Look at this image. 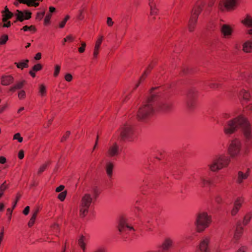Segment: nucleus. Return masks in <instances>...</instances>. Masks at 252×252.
<instances>
[{
	"label": "nucleus",
	"instance_id": "412c9836",
	"mask_svg": "<svg viewBox=\"0 0 252 252\" xmlns=\"http://www.w3.org/2000/svg\"><path fill=\"white\" fill-rule=\"evenodd\" d=\"M14 82V78L10 75H3L0 78V83L3 86H8Z\"/></svg>",
	"mask_w": 252,
	"mask_h": 252
},
{
	"label": "nucleus",
	"instance_id": "4d7b16f0",
	"mask_svg": "<svg viewBox=\"0 0 252 252\" xmlns=\"http://www.w3.org/2000/svg\"><path fill=\"white\" fill-rule=\"evenodd\" d=\"M70 134V132L69 131H67L65 133V134L63 136V137L62 138V141H63L64 140H65L66 138L69 136V135Z\"/></svg>",
	"mask_w": 252,
	"mask_h": 252
},
{
	"label": "nucleus",
	"instance_id": "423d86ee",
	"mask_svg": "<svg viewBox=\"0 0 252 252\" xmlns=\"http://www.w3.org/2000/svg\"><path fill=\"white\" fill-rule=\"evenodd\" d=\"M92 201L93 198L90 193H86L82 196L79 206L81 217H84L88 214Z\"/></svg>",
	"mask_w": 252,
	"mask_h": 252
},
{
	"label": "nucleus",
	"instance_id": "6e6552de",
	"mask_svg": "<svg viewBox=\"0 0 252 252\" xmlns=\"http://www.w3.org/2000/svg\"><path fill=\"white\" fill-rule=\"evenodd\" d=\"M198 92L194 89L190 90L188 95L187 105L190 110L194 109L197 104Z\"/></svg>",
	"mask_w": 252,
	"mask_h": 252
},
{
	"label": "nucleus",
	"instance_id": "f704fd0d",
	"mask_svg": "<svg viewBox=\"0 0 252 252\" xmlns=\"http://www.w3.org/2000/svg\"><path fill=\"white\" fill-rule=\"evenodd\" d=\"M84 237L83 236H81L80 238L78 240V244L79 246L81 247L83 251L84 252L86 249L85 248V243L84 242Z\"/></svg>",
	"mask_w": 252,
	"mask_h": 252
},
{
	"label": "nucleus",
	"instance_id": "a18cd8bd",
	"mask_svg": "<svg viewBox=\"0 0 252 252\" xmlns=\"http://www.w3.org/2000/svg\"><path fill=\"white\" fill-rule=\"evenodd\" d=\"M86 44L84 42H81V46L78 48V51L79 53H83L85 51Z\"/></svg>",
	"mask_w": 252,
	"mask_h": 252
},
{
	"label": "nucleus",
	"instance_id": "b1692460",
	"mask_svg": "<svg viewBox=\"0 0 252 252\" xmlns=\"http://www.w3.org/2000/svg\"><path fill=\"white\" fill-rule=\"evenodd\" d=\"M114 164L112 162L108 161L106 163L105 169L108 176L111 178L113 174Z\"/></svg>",
	"mask_w": 252,
	"mask_h": 252
},
{
	"label": "nucleus",
	"instance_id": "37998d69",
	"mask_svg": "<svg viewBox=\"0 0 252 252\" xmlns=\"http://www.w3.org/2000/svg\"><path fill=\"white\" fill-rule=\"evenodd\" d=\"M158 9H157L156 6H154V7L150 8V15H155L158 14Z\"/></svg>",
	"mask_w": 252,
	"mask_h": 252
},
{
	"label": "nucleus",
	"instance_id": "c85d7f7f",
	"mask_svg": "<svg viewBox=\"0 0 252 252\" xmlns=\"http://www.w3.org/2000/svg\"><path fill=\"white\" fill-rule=\"evenodd\" d=\"M252 218V213L249 212L246 214L244 216L243 220V224L244 225H247L250 221Z\"/></svg>",
	"mask_w": 252,
	"mask_h": 252
},
{
	"label": "nucleus",
	"instance_id": "f3484780",
	"mask_svg": "<svg viewBox=\"0 0 252 252\" xmlns=\"http://www.w3.org/2000/svg\"><path fill=\"white\" fill-rule=\"evenodd\" d=\"M220 32L223 37L229 38L232 35L233 29L230 26L224 24L220 28Z\"/></svg>",
	"mask_w": 252,
	"mask_h": 252
},
{
	"label": "nucleus",
	"instance_id": "7c9ffc66",
	"mask_svg": "<svg viewBox=\"0 0 252 252\" xmlns=\"http://www.w3.org/2000/svg\"><path fill=\"white\" fill-rule=\"evenodd\" d=\"M240 95L246 101L249 100L251 97L249 92L245 90H242Z\"/></svg>",
	"mask_w": 252,
	"mask_h": 252
},
{
	"label": "nucleus",
	"instance_id": "603ef678",
	"mask_svg": "<svg viewBox=\"0 0 252 252\" xmlns=\"http://www.w3.org/2000/svg\"><path fill=\"white\" fill-rule=\"evenodd\" d=\"M46 167H47V165L45 164L41 166L37 172V173L38 174H40L41 173H42L45 170Z\"/></svg>",
	"mask_w": 252,
	"mask_h": 252
},
{
	"label": "nucleus",
	"instance_id": "0eeeda50",
	"mask_svg": "<svg viewBox=\"0 0 252 252\" xmlns=\"http://www.w3.org/2000/svg\"><path fill=\"white\" fill-rule=\"evenodd\" d=\"M242 148V143L241 140L235 138L232 139L228 148V153L232 158H234L240 155Z\"/></svg>",
	"mask_w": 252,
	"mask_h": 252
},
{
	"label": "nucleus",
	"instance_id": "5fc2aeb1",
	"mask_svg": "<svg viewBox=\"0 0 252 252\" xmlns=\"http://www.w3.org/2000/svg\"><path fill=\"white\" fill-rule=\"evenodd\" d=\"M107 24L109 27H112L114 24V22L111 17H108L107 19Z\"/></svg>",
	"mask_w": 252,
	"mask_h": 252
},
{
	"label": "nucleus",
	"instance_id": "69168bd1",
	"mask_svg": "<svg viewBox=\"0 0 252 252\" xmlns=\"http://www.w3.org/2000/svg\"><path fill=\"white\" fill-rule=\"evenodd\" d=\"M246 250V247L242 246L236 252H245Z\"/></svg>",
	"mask_w": 252,
	"mask_h": 252
},
{
	"label": "nucleus",
	"instance_id": "a19ab883",
	"mask_svg": "<svg viewBox=\"0 0 252 252\" xmlns=\"http://www.w3.org/2000/svg\"><path fill=\"white\" fill-rule=\"evenodd\" d=\"M208 86L212 89H218L220 87V85L218 83L213 82L208 84Z\"/></svg>",
	"mask_w": 252,
	"mask_h": 252
},
{
	"label": "nucleus",
	"instance_id": "680f3d73",
	"mask_svg": "<svg viewBox=\"0 0 252 252\" xmlns=\"http://www.w3.org/2000/svg\"><path fill=\"white\" fill-rule=\"evenodd\" d=\"M24 157V151L23 150H20L18 153V158L20 159H21L23 158Z\"/></svg>",
	"mask_w": 252,
	"mask_h": 252
},
{
	"label": "nucleus",
	"instance_id": "7ed1b4c3",
	"mask_svg": "<svg viewBox=\"0 0 252 252\" xmlns=\"http://www.w3.org/2000/svg\"><path fill=\"white\" fill-rule=\"evenodd\" d=\"M230 161V157L225 154H220L213 159L212 161L208 164V167L211 171L217 172L228 167Z\"/></svg>",
	"mask_w": 252,
	"mask_h": 252
},
{
	"label": "nucleus",
	"instance_id": "58836bf2",
	"mask_svg": "<svg viewBox=\"0 0 252 252\" xmlns=\"http://www.w3.org/2000/svg\"><path fill=\"white\" fill-rule=\"evenodd\" d=\"M69 16L67 15L65 18L60 23L59 27L60 28H63L64 27L67 21L69 19Z\"/></svg>",
	"mask_w": 252,
	"mask_h": 252
},
{
	"label": "nucleus",
	"instance_id": "9d476101",
	"mask_svg": "<svg viewBox=\"0 0 252 252\" xmlns=\"http://www.w3.org/2000/svg\"><path fill=\"white\" fill-rule=\"evenodd\" d=\"M211 240V237L210 236H203L196 247L197 251L198 252H210V245Z\"/></svg>",
	"mask_w": 252,
	"mask_h": 252
},
{
	"label": "nucleus",
	"instance_id": "a878e982",
	"mask_svg": "<svg viewBox=\"0 0 252 252\" xmlns=\"http://www.w3.org/2000/svg\"><path fill=\"white\" fill-rule=\"evenodd\" d=\"M25 83V81L24 80L17 82L15 84L11 86L9 89V91L12 92H14L16 90H20L23 87Z\"/></svg>",
	"mask_w": 252,
	"mask_h": 252
},
{
	"label": "nucleus",
	"instance_id": "4468645a",
	"mask_svg": "<svg viewBox=\"0 0 252 252\" xmlns=\"http://www.w3.org/2000/svg\"><path fill=\"white\" fill-rule=\"evenodd\" d=\"M120 149L119 145L114 142L109 145L107 150V155L109 158H115L120 153Z\"/></svg>",
	"mask_w": 252,
	"mask_h": 252
},
{
	"label": "nucleus",
	"instance_id": "4c0bfd02",
	"mask_svg": "<svg viewBox=\"0 0 252 252\" xmlns=\"http://www.w3.org/2000/svg\"><path fill=\"white\" fill-rule=\"evenodd\" d=\"M6 182H4L0 186V198L3 195V191L7 188V186L5 185Z\"/></svg>",
	"mask_w": 252,
	"mask_h": 252
},
{
	"label": "nucleus",
	"instance_id": "13d9d810",
	"mask_svg": "<svg viewBox=\"0 0 252 252\" xmlns=\"http://www.w3.org/2000/svg\"><path fill=\"white\" fill-rule=\"evenodd\" d=\"M99 53V49L96 48H94L93 56L94 58H96L97 57L98 54Z\"/></svg>",
	"mask_w": 252,
	"mask_h": 252
},
{
	"label": "nucleus",
	"instance_id": "9b49d317",
	"mask_svg": "<svg viewBox=\"0 0 252 252\" xmlns=\"http://www.w3.org/2000/svg\"><path fill=\"white\" fill-rule=\"evenodd\" d=\"M238 4V0H221L219 4V8L221 11L227 9H234Z\"/></svg>",
	"mask_w": 252,
	"mask_h": 252
},
{
	"label": "nucleus",
	"instance_id": "09e8293b",
	"mask_svg": "<svg viewBox=\"0 0 252 252\" xmlns=\"http://www.w3.org/2000/svg\"><path fill=\"white\" fill-rule=\"evenodd\" d=\"M35 219H36V218L34 217V216H32V218H31L30 221L28 222V226L29 227H32L33 225L35 220Z\"/></svg>",
	"mask_w": 252,
	"mask_h": 252
},
{
	"label": "nucleus",
	"instance_id": "2f4dec72",
	"mask_svg": "<svg viewBox=\"0 0 252 252\" xmlns=\"http://www.w3.org/2000/svg\"><path fill=\"white\" fill-rule=\"evenodd\" d=\"M152 68H153V66L151 65H150L148 66V69L146 71H144V72L142 74V76L140 77V80H139L138 83L136 85L134 89H136V88H137L139 86V85L141 81H142V80L144 79L145 78V77L146 76V75H147V74L148 73V72H149L148 70H150Z\"/></svg>",
	"mask_w": 252,
	"mask_h": 252
},
{
	"label": "nucleus",
	"instance_id": "6ab92c4d",
	"mask_svg": "<svg viewBox=\"0 0 252 252\" xmlns=\"http://www.w3.org/2000/svg\"><path fill=\"white\" fill-rule=\"evenodd\" d=\"M250 169L247 168L246 172L244 173L243 171H239L238 172V176L236 179V182L239 185H241L244 182L245 180H246L250 175Z\"/></svg>",
	"mask_w": 252,
	"mask_h": 252
},
{
	"label": "nucleus",
	"instance_id": "20e7f679",
	"mask_svg": "<svg viewBox=\"0 0 252 252\" xmlns=\"http://www.w3.org/2000/svg\"><path fill=\"white\" fill-rule=\"evenodd\" d=\"M244 122V117L240 115L222 123L224 133L228 136L234 134L240 128Z\"/></svg>",
	"mask_w": 252,
	"mask_h": 252
},
{
	"label": "nucleus",
	"instance_id": "ddd939ff",
	"mask_svg": "<svg viewBox=\"0 0 252 252\" xmlns=\"http://www.w3.org/2000/svg\"><path fill=\"white\" fill-rule=\"evenodd\" d=\"M244 122L240 127L242 128L244 136L247 141L252 139V127L247 119L244 117Z\"/></svg>",
	"mask_w": 252,
	"mask_h": 252
},
{
	"label": "nucleus",
	"instance_id": "3c124183",
	"mask_svg": "<svg viewBox=\"0 0 252 252\" xmlns=\"http://www.w3.org/2000/svg\"><path fill=\"white\" fill-rule=\"evenodd\" d=\"M51 14H47L44 19V23L45 24H47L50 22V19L51 18Z\"/></svg>",
	"mask_w": 252,
	"mask_h": 252
},
{
	"label": "nucleus",
	"instance_id": "e2e57ef3",
	"mask_svg": "<svg viewBox=\"0 0 252 252\" xmlns=\"http://www.w3.org/2000/svg\"><path fill=\"white\" fill-rule=\"evenodd\" d=\"M52 230H53V231L55 232H57L58 231V229H59V226L58 224H54L53 226H52Z\"/></svg>",
	"mask_w": 252,
	"mask_h": 252
},
{
	"label": "nucleus",
	"instance_id": "dca6fc26",
	"mask_svg": "<svg viewBox=\"0 0 252 252\" xmlns=\"http://www.w3.org/2000/svg\"><path fill=\"white\" fill-rule=\"evenodd\" d=\"M16 17V21L23 22L24 20H29L31 18L32 13L27 10L21 11L17 10L14 13Z\"/></svg>",
	"mask_w": 252,
	"mask_h": 252
},
{
	"label": "nucleus",
	"instance_id": "338daca9",
	"mask_svg": "<svg viewBox=\"0 0 252 252\" xmlns=\"http://www.w3.org/2000/svg\"><path fill=\"white\" fill-rule=\"evenodd\" d=\"M213 251L214 252H222V251L221 250L219 246L215 247L213 249Z\"/></svg>",
	"mask_w": 252,
	"mask_h": 252
},
{
	"label": "nucleus",
	"instance_id": "c9c22d12",
	"mask_svg": "<svg viewBox=\"0 0 252 252\" xmlns=\"http://www.w3.org/2000/svg\"><path fill=\"white\" fill-rule=\"evenodd\" d=\"M8 39V36L7 35L4 34L2 35L0 37V45H3L6 43Z\"/></svg>",
	"mask_w": 252,
	"mask_h": 252
},
{
	"label": "nucleus",
	"instance_id": "1a4fd4ad",
	"mask_svg": "<svg viewBox=\"0 0 252 252\" xmlns=\"http://www.w3.org/2000/svg\"><path fill=\"white\" fill-rule=\"evenodd\" d=\"M172 99L164 98L161 99L157 106L158 111L163 114H168L171 110Z\"/></svg>",
	"mask_w": 252,
	"mask_h": 252
},
{
	"label": "nucleus",
	"instance_id": "72a5a7b5",
	"mask_svg": "<svg viewBox=\"0 0 252 252\" xmlns=\"http://www.w3.org/2000/svg\"><path fill=\"white\" fill-rule=\"evenodd\" d=\"M14 15V14L12 13L11 12L7 13H3L2 14V22H6L7 21L11 18Z\"/></svg>",
	"mask_w": 252,
	"mask_h": 252
},
{
	"label": "nucleus",
	"instance_id": "052dcab7",
	"mask_svg": "<svg viewBox=\"0 0 252 252\" xmlns=\"http://www.w3.org/2000/svg\"><path fill=\"white\" fill-rule=\"evenodd\" d=\"M29 211H30V207L27 206L25 207V208L23 210V213L25 215H27L29 214Z\"/></svg>",
	"mask_w": 252,
	"mask_h": 252
},
{
	"label": "nucleus",
	"instance_id": "aec40b11",
	"mask_svg": "<svg viewBox=\"0 0 252 252\" xmlns=\"http://www.w3.org/2000/svg\"><path fill=\"white\" fill-rule=\"evenodd\" d=\"M244 231V227L240 223H238L236 227L234 235L233 236V241L234 243H237V241L241 237Z\"/></svg>",
	"mask_w": 252,
	"mask_h": 252
},
{
	"label": "nucleus",
	"instance_id": "f03ea898",
	"mask_svg": "<svg viewBox=\"0 0 252 252\" xmlns=\"http://www.w3.org/2000/svg\"><path fill=\"white\" fill-rule=\"evenodd\" d=\"M205 4V0H197L193 5L188 25V29L189 32H192L195 30L198 16Z\"/></svg>",
	"mask_w": 252,
	"mask_h": 252
},
{
	"label": "nucleus",
	"instance_id": "f257e3e1",
	"mask_svg": "<svg viewBox=\"0 0 252 252\" xmlns=\"http://www.w3.org/2000/svg\"><path fill=\"white\" fill-rule=\"evenodd\" d=\"M157 88H152L150 92V95L146 103L140 107L137 112V117L141 121H145L150 118L154 114V110L153 102L157 100L159 96L156 92Z\"/></svg>",
	"mask_w": 252,
	"mask_h": 252
},
{
	"label": "nucleus",
	"instance_id": "5701e85b",
	"mask_svg": "<svg viewBox=\"0 0 252 252\" xmlns=\"http://www.w3.org/2000/svg\"><path fill=\"white\" fill-rule=\"evenodd\" d=\"M242 22L245 26L252 28V29L247 30V33L252 35V17L250 16H247L243 21Z\"/></svg>",
	"mask_w": 252,
	"mask_h": 252
},
{
	"label": "nucleus",
	"instance_id": "49530a36",
	"mask_svg": "<svg viewBox=\"0 0 252 252\" xmlns=\"http://www.w3.org/2000/svg\"><path fill=\"white\" fill-rule=\"evenodd\" d=\"M42 67V65L38 63L33 66V67L32 68V70L34 71H37L41 70Z\"/></svg>",
	"mask_w": 252,
	"mask_h": 252
},
{
	"label": "nucleus",
	"instance_id": "39448f33",
	"mask_svg": "<svg viewBox=\"0 0 252 252\" xmlns=\"http://www.w3.org/2000/svg\"><path fill=\"white\" fill-rule=\"evenodd\" d=\"M211 222V217L206 212H201L197 214L195 225L198 232H203L206 228L209 227Z\"/></svg>",
	"mask_w": 252,
	"mask_h": 252
},
{
	"label": "nucleus",
	"instance_id": "de8ad7c7",
	"mask_svg": "<svg viewBox=\"0 0 252 252\" xmlns=\"http://www.w3.org/2000/svg\"><path fill=\"white\" fill-rule=\"evenodd\" d=\"M14 139L17 140L19 142H22L23 141V138L21 137L19 133H17L14 135Z\"/></svg>",
	"mask_w": 252,
	"mask_h": 252
},
{
	"label": "nucleus",
	"instance_id": "bf43d9fd",
	"mask_svg": "<svg viewBox=\"0 0 252 252\" xmlns=\"http://www.w3.org/2000/svg\"><path fill=\"white\" fill-rule=\"evenodd\" d=\"M73 39V37H72L71 35H69L68 36H66V38H64L63 39V44H64L65 42H66V40H72Z\"/></svg>",
	"mask_w": 252,
	"mask_h": 252
},
{
	"label": "nucleus",
	"instance_id": "4be33fe9",
	"mask_svg": "<svg viewBox=\"0 0 252 252\" xmlns=\"http://www.w3.org/2000/svg\"><path fill=\"white\" fill-rule=\"evenodd\" d=\"M211 179L206 176H201L199 178V184L202 187H208L212 185Z\"/></svg>",
	"mask_w": 252,
	"mask_h": 252
},
{
	"label": "nucleus",
	"instance_id": "ea45409f",
	"mask_svg": "<svg viewBox=\"0 0 252 252\" xmlns=\"http://www.w3.org/2000/svg\"><path fill=\"white\" fill-rule=\"evenodd\" d=\"M61 66L59 65H56L55 66V71L54 73V75L55 77H57L60 71Z\"/></svg>",
	"mask_w": 252,
	"mask_h": 252
},
{
	"label": "nucleus",
	"instance_id": "79ce46f5",
	"mask_svg": "<svg viewBox=\"0 0 252 252\" xmlns=\"http://www.w3.org/2000/svg\"><path fill=\"white\" fill-rule=\"evenodd\" d=\"M66 192H62L58 195V198L62 201H63L66 197Z\"/></svg>",
	"mask_w": 252,
	"mask_h": 252
},
{
	"label": "nucleus",
	"instance_id": "774afa93",
	"mask_svg": "<svg viewBox=\"0 0 252 252\" xmlns=\"http://www.w3.org/2000/svg\"><path fill=\"white\" fill-rule=\"evenodd\" d=\"M94 252H105L104 249L102 248H97L95 250Z\"/></svg>",
	"mask_w": 252,
	"mask_h": 252
},
{
	"label": "nucleus",
	"instance_id": "473e14b6",
	"mask_svg": "<svg viewBox=\"0 0 252 252\" xmlns=\"http://www.w3.org/2000/svg\"><path fill=\"white\" fill-rule=\"evenodd\" d=\"M39 93L40 95L43 97L46 94V87L44 84H41L39 85Z\"/></svg>",
	"mask_w": 252,
	"mask_h": 252
},
{
	"label": "nucleus",
	"instance_id": "f8f14e48",
	"mask_svg": "<svg viewBox=\"0 0 252 252\" xmlns=\"http://www.w3.org/2000/svg\"><path fill=\"white\" fill-rule=\"evenodd\" d=\"M119 133L122 140H130L133 134V130L130 125H126L121 128Z\"/></svg>",
	"mask_w": 252,
	"mask_h": 252
},
{
	"label": "nucleus",
	"instance_id": "a211bd4d",
	"mask_svg": "<svg viewBox=\"0 0 252 252\" xmlns=\"http://www.w3.org/2000/svg\"><path fill=\"white\" fill-rule=\"evenodd\" d=\"M118 229L122 234H123L124 233H127L128 231L134 230L132 226L128 225L124 220H121L120 221L118 226Z\"/></svg>",
	"mask_w": 252,
	"mask_h": 252
},
{
	"label": "nucleus",
	"instance_id": "2eb2a0df",
	"mask_svg": "<svg viewBox=\"0 0 252 252\" xmlns=\"http://www.w3.org/2000/svg\"><path fill=\"white\" fill-rule=\"evenodd\" d=\"M244 202V198L242 196L238 197L236 198L233 203V208L230 211L232 216H235L237 214L242 207Z\"/></svg>",
	"mask_w": 252,
	"mask_h": 252
},
{
	"label": "nucleus",
	"instance_id": "0e129e2a",
	"mask_svg": "<svg viewBox=\"0 0 252 252\" xmlns=\"http://www.w3.org/2000/svg\"><path fill=\"white\" fill-rule=\"evenodd\" d=\"M64 187L63 185H61L56 189V191L58 192H61L64 189Z\"/></svg>",
	"mask_w": 252,
	"mask_h": 252
},
{
	"label": "nucleus",
	"instance_id": "8fccbe9b",
	"mask_svg": "<svg viewBox=\"0 0 252 252\" xmlns=\"http://www.w3.org/2000/svg\"><path fill=\"white\" fill-rule=\"evenodd\" d=\"M45 11L42 12H38L37 14L36 19L39 20H41L44 17L45 15Z\"/></svg>",
	"mask_w": 252,
	"mask_h": 252
},
{
	"label": "nucleus",
	"instance_id": "cd10ccee",
	"mask_svg": "<svg viewBox=\"0 0 252 252\" xmlns=\"http://www.w3.org/2000/svg\"><path fill=\"white\" fill-rule=\"evenodd\" d=\"M28 60H26L25 61H22L19 63H15L14 64L16 65V66L18 68H20L21 69H23L24 68H27L28 67V63H29Z\"/></svg>",
	"mask_w": 252,
	"mask_h": 252
},
{
	"label": "nucleus",
	"instance_id": "6e6d98bb",
	"mask_svg": "<svg viewBox=\"0 0 252 252\" xmlns=\"http://www.w3.org/2000/svg\"><path fill=\"white\" fill-rule=\"evenodd\" d=\"M149 3L148 4L150 6V8L154 7V6H156V3L155 2L154 0H148Z\"/></svg>",
	"mask_w": 252,
	"mask_h": 252
},
{
	"label": "nucleus",
	"instance_id": "c756f323",
	"mask_svg": "<svg viewBox=\"0 0 252 252\" xmlns=\"http://www.w3.org/2000/svg\"><path fill=\"white\" fill-rule=\"evenodd\" d=\"M231 117V115L229 112H224L221 114L220 116V120L222 123L225 122L226 121L229 120V119Z\"/></svg>",
	"mask_w": 252,
	"mask_h": 252
},
{
	"label": "nucleus",
	"instance_id": "bb28decb",
	"mask_svg": "<svg viewBox=\"0 0 252 252\" xmlns=\"http://www.w3.org/2000/svg\"><path fill=\"white\" fill-rule=\"evenodd\" d=\"M172 245V241L169 240H166L162 245L160 246L161 249V252H166Z\"/></svg>",
	"mask_w": 252,
	"mask_h": 252
},
{
	"label": "nucleus",
	"instance_id": "393cba45",
	"mask_svg": "<svg viewBox=\"0 0 252 252\" xmlns=\"http://www.w3.org/2000/svg\"><path fill=\"white\" fill-rule=\"evenodd\" d=\"M243 51L245 53H251L252 52V41L247 40L243 44Z\"/></svg>",
	"mask_w": 252,
	"mask_h": 252
},
{
	"label": "nucleus",
	"instance_id": "e433bc0d",
	"mask_svg": "<svg viewBox=\"0 0 252 252\" xmlns=\"http://www.w3.org/2000/svg\"><path fill=\"white\" fill-rule=\"evenodd\" d=\"M102 40H103V36H100L99 37V38L96 41V43H95V46H94V48H96V49H99V48L100 47V45L101 44Z\"/></svg>",
	"mask_w": 252,
	"mask_h": 252
},
{
	"label": "nucleus",
	"instance_id": "c03bdc74",
	"mask_svg": "<svg viewBox=\"0 0 252 252\" xmlns=\"http://www.w3.org/2000/svg\"><path fill=\"white\" fill-rule=\"evenodd\" d=\"M26 93L24 90H21L18 93V97L19 99H23L25 97Z\"/></svg>",
	"mask_w": 252,
	"mask_h": 252
},
{
	"label": "nucleus",
	"instance_id": "864d4df0",
	"mask_svg": "<svg viewBox=\"0 0 252 252\" xmlns=\"http://www.w3.org/2000/svg\"><path fill=\"white\" fill-rule=\"evenodd\" d=\"M65 80L67 82H70L72 79V76L71 74L67 73L64 76Z\"/></svg>",
	"mask_w": 252,
	"mask_h": 252
}]
</instances>
